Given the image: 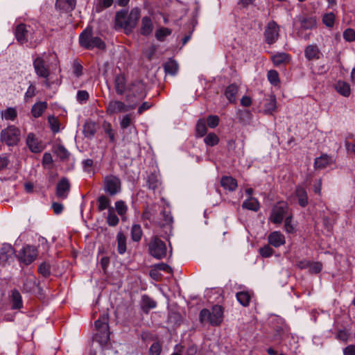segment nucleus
Here are the masks:
<instances>
[{"label":"nucleus","instance_id":"obj_51","mask_svg":"<svg viewBox=\"0 0 355 355\" xmlns=\"http://www.w3.org/2000/svg\"><path fill=\"white\" fill-rule=\"evenodd\" d=\"M349 336H350V334L349 333V331L345 329H339L338 331V332L336 335V338L342 342L346 343L348 341Z\"/></svg>","mask_w":355,"mask_h":355},{"label":"nucleus","instance_id":"obj_5","mask_svg":"<svg viewBox=\"0 0 355 355\" xmlns=\"http://www.w3.org/2000/svg\"><path fill=\"white\" fill-rule=\"evenodd\" d=\"M128 94L125 96V101L133 103L140 101L146 96L145 85L141 80H135L128 86Z\"/></svg>","mask_w":355,"mask_h":355},{"label":"nucleus","instance_id":"obj_43","mask_svg":"<svg viewBox=\"0 0 355 355\" xmlns=\"http://www.w3.org/2000/svg\"><path fill=\"white\" fill-rule=\"evenodd\" d=\"M119 219L115 214L114 208H110L107 217V223L110 226L114 227L118 225Z\"/></svg>","mask_w":355,"mask_h":355},{"label":"nucleus","instance_id":"obj_40","mask_svg":"<svg viewBox=\"0 0 355 355\" xmlns=\"http://www.w3.org/2000/svg\"><path fill=\"white\" fill-rule=\"evenodd\" d=\"M115 209L117 214L121 217L122 220H124L125 215L128 211V206L125 202L123 200H117L115 202Z\"/></svg>","mask_w":355,"mask_h":355},{"label":"nucleus","instance_id":"obj_16","mask_svg":"<svg viewBox=\"0 0 355 355\" xmlns=\"http://www.w3.org/2000/svg\"><path fill=\"white\" fill-rule=\"evenodd\" d=\"M15 250L11 245L4 243L0 248V264L6 265L13 259Z\"/></svg>","mask_w":355,"mask_h":355},{"label":"nucleus","instance_id":"obj_11","mask_svg":"<svg viewBox=\"0 0 355 355\" xmlns=\"http://www.w3.org/2000/svg\"><path fill=\"white\" fill-rule=\"evenodd\" d=\"M37 257V248L34 246H24L17 255V258L20 263L25 265L31 264Z\"/></svg>","mask_w":355,"mask_h":355},{"label":"nucleus","instance_id":"obj_42","mask_svg":"<svg viewBox=\"0 0 355 355\" xmlns=\"http://www.w3.org/2000/svg\"><path fill=\"white\" fill-rule=\"evenodd\" d=\"M142 236L141 227L139 225H133L131 229V238L132 241L138 242Z\"/></svg>","mask_w":355,"mask_h":355},{"label":"nucleus","instance_id":"obj_54","mask_svg":"<svg viewBox=\"0 0 355 355\" xmlns=\"http://www.w3.org/2000/svg\"><path fill=\"white\" fill-rule=\"evenodd\" d=\"M147 185L152 190H155L158 187L159 181L155 175L151 174L148 177Z\"/></svg>","mask_w":355,"mask_h":355},{"label":"nucleus","instance_id":"obj_53","mask_svg":"<svg viewBox=\"0 0 355 355\" xmlns=\"http://www.w3.org/2000/svg\"><path fill=\"white\" fill-rule=\"evenodd\" d=\"M103 129L105 132L108 135L110 141L114 143L115 141V134L112 128L111 124L110 123H104Z\"/></svg>","mask_w":355,"mask_h":355},{"label":"nucleus","instance_id":"obj_47","mask_svg":"<svg viewBox=\"0 0 355 355\" xmlns=\"http://www.w3.org/2000/svg\"><path fill=\"white\" fill-rule=\"evenodd\" d=\"M171 30L168 28H161L157 30L155 37L159 41H164V38L171 35Z\"/></svg>","mask_w":355,"mask_h":355},{"label":"nucleus","instance_id":"obj_58","mask_svg":"<svg viewBox=\"0 0 355 355\" xmlns=\"http://www.w3.org/2000/svg\"><path fill=\"white\" fill-rule=\"evenodd\" d=\"M323 225L324 228L328 231L331 232L334 225V219L333 216H325L322 218Z\"/></svg>","mask_w":355,"mask_h":355},{"label":"nucleus","instance_id":"obj_63","mask_svg":"<svg viewBox=\"0 0 355 355\" xmlns=\"http://www.w3.org/2000/svg\"><path fill=\"white\" fill-rule=\"evenodd\" d=\"M96 133L95 125L93 123L87 124L84 128V134L85 137H91Z\"/></svg>","mask_w":355,"mask_h":355},{"label":"nucleus","instance_id":"obj_50","mask_svg":"<svg viewBox=\"0 0 355 355\" xmlns=\"http://www.w3.org/2000/svg\"><path fill=\"white\" fill-rule=\"evenodd\" d=\"M55 152L61 159H66L69 155V153L62 145L58 146Z\"/></svg>","mask_w":355,"mask_h":355},{"label":"nucleus","instance_id":"obj_17","mask_svg":"<svg viewBox=\"0 0 355 355\" xmlns=\"http://www.w3.org/2000/svg\"><path fill=\"white\" fill-rule=\"evenodd\" d=\"M29 31L28 27L24 24H18L16 26L15 35L17 41L20 44H23L28 41V37L29 35Z\"/></svg>","mask_w":355,"mask_h":355},{"label":"nucleus","instance_id":"obj_30","mask_svg":"<svg viewBox=\"0 0 355 355\" xmlns=\"http://www.w3.org/2000/svg\"><path fill=\"white\" fill-rule=\"evenodd\" d=\"M47 106V103L45 101H40L35 103L31 108L33 116L35 118L41 116L43 112L46 110Z\"/></svg>","mask_w":355,"mask_h":355},{"label":"nucleus","instance_id":"obj_6","mask_svg":"<svg viewBox=\"0 0 355 355\" xmlns=\"http://www.w3.org/2000/svg\"><path fill=\"white\" fill-rule=\"evenodd\" d=\"M293 26L297 31V35L306 40L308 39V36H304L302 31L304 30H311L316 26V20L313 17L298 15L293 19Z\"/></svg>","mask_w":355,"mask_h":355},{"label":"nucleus","instance_id":"obj_56","mask_svg":"<svg viewBox=\"0 0 355 355\" xmlns=\"http://www.w3.org/2000/svg\"><path fill=\"white\" fill-rule=\"evenodd\" d=\"M260 254L265 258L270 257L274 253V250L269 245H265L263 247L259 248Z\"/></svg>","mask_w":355,"mask_h":355},{"label":"nucleus","instance_id":"obj_61","mask_svg":"<svg viewBox=\"0 0 355 355\" xmlns=\"http://www.w3.org/2000/svg\"><path fill=\"white\" fill-rule=\"evenodd\" d=\"M343 38L347 42L355 40V31L352 28H347L343 33Z\"/></svg>","mask_w":355,"mask_h":355},{"label":"nucleus","instance_id":"obj_20","mask_svg":"<svg viewBox=\"0 0 355 355\" xmlns=\"http://www.w3.org/2000/svg\"><path fill=\"white\" fill-rule=\"evenodd\" d=\"M268 243L270 245L275 248H279V246L285 243V237L280 232H271L268 237Z\"/></svg>","mask_w":355,"mask_h":355},{"label":"nucleus","instance_id":"obj_49","mask_svg":"<svg viewBox=\"0 0 355 355\" xmlns=\"http://www.w3.org/2000/svg\"><path fill=\"white\" fill-rule=\"evenodd\" d=\"M38 272L44 277H48L51 275L50 265L46 262L42 263L38 267Z\"/></svg>","mask_w":355,"mask_h":355},{"label":"nucleus","instance_id":"obj_26","mask_svg":"<svg viewBox=\"0 0 355 355\" xmlns=\"http://www.w3.org/2000/svg\"><path fill=\"white\" fill-rule=\"evenodd\" d=\"M26 144L33 153H40L42 150V145L38 142L33 133H29L28 135Z\"/></svg>","mask_w":355,"mask_h":355},{"label":"nucleus","instance_id":"obj_25","mask_svg":"<svg viewBox=\"0 0 355 355\" xmlns=\"http://www.w3.org/2000/svg\"><path fill=\"white\" fill-rule=\"evenodd\" d=\"M10 302L11 304V309L12 310L20 309L23 307V301L20 293L15 289L12 291V293L10 296Z\"/></svg>","mask_w":355,"mask_h":355},{"label":"nucleus","instance_id":"obj_8","mask_svg":"<svg viewBox=\"0 0 355 355\" xmlns=\"http://www.w3.org/2000/svg\"><path fill=\"white\" fill-rule=\"evenodd\" d=\"M126 103L118 100L110 101L106 106V113L109 115H113L120 112H126L137 106V101Z\"/></svg>","mask_w":355,"mask_h":355},{"label":"nucleus","instance_id":"obj_60","mask_svg":"<svg viewBox=\"0 0 355 355\" xmlns=\"http://www.w3.org/2000/svg\"><path fill=\"white\" fill-rule=\"evenodd\" d=\"M309 271L311 273H319L322 269V264L320 262H311L309 263Z\"/></svg>","mask_w":355,"mask_h":355},{"label":"nucleus","instance_id":"obj_31","mask_svg":"<svg viewBox=\"0 0 355 355\" xmlns=\"http://www.w3.org/2000/svg\"><path fill=\"white\" fill-rule=\"evenodd\" d=\"M153 29L151 19L149 17H144L141 19V33L143 35H150Z\"/></svg>","mask_w":355,"mask_h":355},{"label":"nucleus","instance_id":"obj_33","mask_svg":"<svg viewBox=\"0 0 355 355\" xmlns=\"http://www.w3.org/2000/svg\"><path fill=\"white\" fill-rule=\"evenodd\" d=\"M331 157L327 155H322L316 158L314 162V167L317 169H322L331 163Z\"/></svg>","mask_w":355,"mask_h":355},{"label":"nucleus","instance_id":"obj_12","mask_svg":"<svg viewBox=\"0 0 355 355\" xmlns=\"http://www.w3.org/2000/svg\"><path fill=\"white\" fill-rule=\"evenodd\" d=\"M279 36V26L275 21H270L266 26L264 31L265 41L268 44L277 42Z\"/></svg>","mask_w":355,"mask_h":355},{"label":"nucleus","instance_id":"obj_41","mask_svg":"<svg viewBox=\"0 0 355 355\" xmlns=\"http://www.w3.org/2000/svg\"><path fill=\"white\" fill-rule=\"evenodd\" d=\"M1 116L6 120L14 121L17 116V112L15 107H8L1 112Z\"/></svg>","mask_w":355,"mask_h":355},{"label":"nucleus","instance_id":"obj_13","mask_svg":"<svg viewBox=\"0 0 355 355\" xmlns=\"http://www.w3.org/2000/svg\"><path fill=\"white\" fill-rule=\"evenodd\" d=\"M33 68L38 77L48 79L50 76V69L45 60L40 56H37L33 62Z\"/></svg>","mask_w":355,"mask_h":355},{"label":"nucleus","instance_id":"obj_55","mask_svg":"<svg viewBox=\"0 0 355 355\" xmlns=\"http://www.w3.org/2000/svg\"><path fill=\"white\" fill-rule=\"evenodd\" d=\"M113 3V0H99L96 5V11L101 12L103 10L110 8Z\"/></svg>","mask_w":355,"mask_h":355},{"label":"nucleus","instance_id":"obj_1","mask_svg":"<svg viewBox=\"0 0 355 355\" xmlns=\"http://www.w3.org/2000/svg\"><path fill=\"white\" fill-rule=\"evenodd\" d=\"M140 15L141 11L138 8H132L129 15H128V11L125 10L116 12L115 16L116 28H123L126 34L130 33L135 28Z\"/></svg>","mask_w":355,"mask_h":355},{"label":"nucleus","instance_id":"obj_57","mask_svg":"<svg viewBox=\"0 0 355 355\" xmlns=\"http://www.w3.org/2000/svg\"><path fill=\"white\" fill-rule=\"evenodd\" d=\"M162 352V345L159 342L153 343L149 349V355H159Z\"/></svg>","mask_w":355,"mask_h":355},{"label":"nucleus","instance_id":"obj_38","mask_svg":"<svg viewBox=\"0 0 355 355\" xmlns=\"http://www.w3.org/2000/svg\"><path fill=\"white\" fill-rule=\"evenodd\" d=\"M98 209L101 211L106 209L112 208L110 206V200L106 196L101 195L98 198Z\"/></svg>","mask_w":355,"mask_h":355},{"label":"nucleus","instance_id":"obj_34","mask_svg":"<svg viewBox=\"0 0 355 355\" xmlns=\"http://www.w3.org/2000/svg\"><path fill=\"white\" fill-rule=\"evenodd\" d=\"M238 86L233 83L227 87L225 91V96L230 103H234L236 101V95L238 93Z\"/></svg>","mask_w":355,"mask_h":355},{"label":"nucleus","instance_id":"obj_2","mask_svg":"<svg viewBox=\"0 0 355 355\" xmlns=\"http://www.w3.org/2000/svg\"><path fill=\"white\" fill-rule=\"evenodd\" d=\"M108 321V314L103 313L101 315L99 318L94 322L96 332L93 339L102 346L107 344L110 340V332L109 331Z\"/></svg>","mask_w":355,"mask_h":355},{"label":"nucleus","instance_id":"obj_52","mask_svg":"<svg viewBox=\"0 0 355 355\" xmlns=\"http://www.w3.org/2000/svg\"><path fill=\"white\" fill-rule=\"evenodd\" d=\"M268 79L273 85H277L279 83V74L275 70H270L268 72Z\"/></svg>","mask_w":355,"mask_h":355},{"label":"nucleus","instance_id":"obj_3","mask_svg":"<svg viewBox=\"0 0 355 355\" xmlns=\"http://www.w3.org/2000/svg\"><path fill=\"white\" fill-rule=\"evenodd\" d=\"M80 46L85 49L94 48L103 50L105 49V42L97 36H94L92 27H87L79 35Z\"/></svg>","mask_w":355,"mask_h":355},{"label":"nucleus","instance_id":"obj_19","mask_svg":"<svg viewBox=\"0 0 355 355\" xmlns=\"http://www.w3.org/2000/svg\"><path fill=\"white\" fill-rule=\"evenodd\" d=\"M114 83V89L117 94L123 95L126 90L128 91L126 79L124 74L119 73L116 75Z\"/></svg>","mask_w":355,"mask_h":355},{"label":"nucleus","instance_id":"obj_36","mask_svg":"<svg viewBox=\"0 0 355 355\" xmlns=\"http://www.w3.org/2000/svg\"><path fill=\"white\" fill-rule=\"evenodd\" d=\"M164 69L166 73L174 76L178 71V64L175 60L170 59L164 64Z\"/></svg>","mask_w":355,"mask_h":355},{"label":"nucleus","instance_id":"obj_45","mask_svg":"<svg viewBox=\"0 0 355 355\" xmlns=\"http://www.w3.org/2000/svg\"><path fill=\"white\" fill-rule=\"evenodd\" d=\"M207 146H214L218 144L219 138L215 133H209L204 139Z\"/></svg>","mask_w":355,"mask_h":355},{"label":"nucleus","instance_id":"obj_10","mask_svg":"<svg viewBox=\"0 0 355 355\" xmlns=\"http://www.w3.org/2000/svg\"><path fill=\"white\" fill-rule=\"evenodd\" d=\"M104 190L110 196H114L121 191L120 179L114 175H107L103 180Z\"/></svg>","mask_w":355,"mask_h":355},{"label":"nucleus","instance_id":"obj_28","mask_svg":"<svg viewBox=\"0 0 355 355\" xmlns=\"http://www.w3.org/2000/svg\"><path fill=\"white\" fill-rule=\"evenodd\" d=\"M220 184L225 189L230 191H234L238 187L236 179L231 176H223L220 180Z\"/></svg>","mask_w":355,"mask_h":355},{"label":"nucleus","instance_id":"obj_9","mask_svg":"<svg viewBox=\"0 0 355 355\" xmlns=\"http://www.w3.org/2000/svg\"><path fill=\"white\" fill-rule=\"evenodd\" d=\"M148 250L150 254L157 259H162L166 256V244L157 236H154L150 239Z\"/></svg>","mask_w":355,"mask_h":355},{"label":"nucleus","instance_id":"obj_32","mask_svg":"<svg viewBox=\"0 0 355 355\" xmlns=\"http://www.w3.org/2000/svg\"><path fill=\"white\" fill-rule=\"evenodd\" d=\"M335 89L340 95L348 97L351 93V89L349 85L342 80H338L336 85Z\"/></svg>","mask_w":355,"mask_h":355},{"label":"nucleus","instance_id":"obj_44","mask_svg":"<svg viewBox=\"0 0 355 355\" xmlns=\"http://www.w3.org/2000/svg\"><path fill=\"white\" fill-rule=\"evenodd\" d=\"M207 125L204 120H199L196 126V135L202 137L207 133Z\"/></svg>","mask_w":355,"mask_h":355},{"label":"nucleus","instance_id":"obj_14","mask_svg":"<svg viewBox=\"0 0 355 355\" xmlns=\"http://www.w3.org/2000/svg\"><path fill=\"white\" fill-rule=\"evenodd\" d=\"M70 188L71 184L69 180L65 177L62 178L56 185V196L59 199H66L68 197Z\"/></svg>","mask_w":355,"mask_h":355},{"label":"nucleus","instance_id":"obj_39","mask_svg":"<svg viewBox=\"0 0 355 355\" xmlns=\"http://www.w3.org/2000/svg\"><path fill=\"white\" fill-rule=\"evenodd\" d=\"M236 299L242 306H247L250 304L251 297L248 292L241 291L236 293Z\"/></svg>","mask_w":355,"mask_h":355},{"label":"nucleus","instance_id":"obj_27","mask_svg":"<svg viewBox=\"0 0 355 355\" xmlns=\"http://www.w3.org/2000/svg\"><path fill=\"white\" fill-rule=\"evenodd\" d=\"M141 309L145 313H148L150 309L157 306V302L147 295H144L141 300Z\"/></svg>","mask_w":355,"mask_h":355},{"label":"nucleus","instance_id":"obj_22","mask_svg":"<svg viewBox=\"0 0 355 355\" xmlns=\"http://www.w3.org/2000/svg\"><path fill=\"white\" fill-rule=\"evenodd\" d=\"M37 285L38 282L36 277L33 274H28L24 280L23 291L26 293H31L35 290Z\"/></svg>","mask_w":355,"mask_h":355},{"label":"nucleus","instance_id":"obj_23","mask_svg":"<svg viewBox=\"0 0 355 355\" xmlns=\"http://www.w3.org/2000/svg\"><path fill=\"white\" fill-rule=\"evenodd\" d=\"M271 60L275 66L278 67L290 62L291 57L289 54L282 52L277 53L271 56Z\"/></svg>","mask_w":355,"mask_h":355},{"label":"nucleus","instance_id":"obj_7","mask_svg":"<svg viewBox=\"0 0 355 355\" xmlns=\"http://www.w3.org/2000/svg\"><path fill=\"white\" fill-rule=\"evenodd\" d=\"M20 130L13 125H8L1 130L0 133V141L8 146L17 145L20 140Z\"/></svg>","mask_w":355,"mask_h":355},{"label":"nucleus","instance_id":"obj_35","mask_svg":"<svg viewBox=\"0 0 355 355\" xmlns=\"http://www.w3.org/2000/svg\"><path fill=\"white\" fill-rule=\"evenodd\" d=\"M117 251L120 254L126 252V238L122 232H119L116 235Z\"/></svg>","mask_w":355,"mask_h":355},{"label":"nucleus","instance_id":"obj_64","mask_svg":"<svg viewBox=\"0 0 355 355\" xmlns=\"http://www.w3.org/2000/svg\"><path fill=\"white\" fill-rule=\"evenodd\" d=\"M207 125L209 128H214L219 123V118L216 115H210L207 117Z\"/></svg>","mask_w":355,"mask_h":355},{"label":"nucleus","instance_id":"obj_4","mask_svg":"<svg viewBox=\"0 0 355 355\" xmlns=\"http://www.w3.org/2000/svg\"><path fill=\"white\" fill-rule=\"evenodd\" d=\"M223 309L221 306L215 305L211 311L203 309L199 314V320L201 323H209L212 326L219 325L223 321Z\"/></svg>","mask_w":355,"mask_h":355},{"label":"nucleus","instance_id":"obj_46","mask_svg":"<svg viewBox=\"0 0 355 355\" xmlns=\"http://www.w3.org/2000/svg\"><path fill=\"white\" fill-rule=\"evenodd\" d=\"M48 122L53 133H58L60 131V122L56 117L49 116L48 117Z\"/></svg>","mask_w":355,"mask_h":355},{"label":"nucleus","instance_id":"obj_24","mask_svg":"<svg viewBox=\"0 0 355 355\" xmlns=\"http://www.w3.org/2000/svg\"><path fill=\"white\" fill-rule=\"evenodd\" d=\"M295 195L298 200L299 205L304 207L309 204V198L306 189L302 186H297L295 191Z\"/></svg>","mask_w":355,"mask_h":355},{"label":"nucleus","instance_id":"obj_37","mask_svg":"<svg viewBox=\"0 0 355 355\" xmlns=\"http://www.w3.org/2000/svg\"><path fill=\"white\" fill-rule=\"evenodd\" d=\"M242 207L244 209L257 211L259 209V202L256 198L250 197L243 202Z\"/></svg>","mask_w":355,"mask_h":355},{"label":"nucleus","instance_id":"obj_21","mask_svg":"<svg viewBox=\"0 0 355 355\" xmlns=\"http://www.w3.org/2000/svg\"><path fill=\"white\" fill-rule=\"evenodd\" d=\"M321 55L319 48L315 44L308 45L304 49V56L309 61L318 60Z\"/></svg>","mask_w":355,"mask_h":355},{"label":"nucleus","instance_id":"obj_29","mask_svg":"<svg viewBox=\"0 0 355 355\" xmlns=\"http://www.w3.org/2000/svg\"><path fill=\"white\" fill-rule=\"evenodd\" d=\"M277 101L274 94H271L266 96L264 103V112L266 114H272L276 110Z\"/></svg>","mask_w":355,"mask_h":355},{"label":"nucleus","instance_id":"obj_62","mask_svg":"<svg viewBox=\"0 0 355 355\" xmlns=\"http://www.w3.org/2000/svg\"><path fill=\"white\" fill-rule=\"evenodd\" d=\"M161 215L163 217L164 223L162 225H168L169 226L173 223V217L171 214L170 211L163 210L161 212Z\"/></svg>","mask_w":355,"mask_h":355},{"label":"nucleus","instance_id":"obj_15","mask_svg":"<svg viewBox=\"0 0 355 355\" xmlns=\"http://www.w3.org/2000/svg\"><path fill=\"white\" fill-rule=\"evenodd\" d=\"M287 210V207L284 205L275 206L270 214L269 220L275 224L282 223Z\"/></svg>","mask_w":355,"mask_h":355},{"label":"nucleus","instance_id":"obj_48","mask_svg":"<svg viewBox=\"0 0 355 355\" xmlns=\"http://www.w3.org/2000/svg\"><path fill=\"white\" fill-rule=\"evenodd\" d=\"M322 21L326 26L331 28L334 26L335 21V15L333 12H329L324 15Z\"/></svg>","mask_w":355,"mask_h":355},{"label":"nucleus","instance_id":"obj_59","mask_svg":"<svg viewBox=\"0 0 355 355\" xmlns=\"http://www.w3.org/2000/svg\"><path fill=\"white\" fill-rule=\"evenodd\" d=\"M89 93L86 90H79L77 92V101L80 103L83 104L89 99Z\"/></svg>","mask_w":355,"mask_h":355},{"label":"nucleus","instance_id":"obj_18","mask_svg":"<svg viewBox=\"0 0 355 355\" xmlns=\"http://www.w3.org/2000/svg\"><path fill=\"white\" fill-rule=\"evenodd\" d=\"M76 0H56L55 8L61 12H70L74 10Z\"/></svg>","mask_w":355,"mask_h":355}]
</instances>
